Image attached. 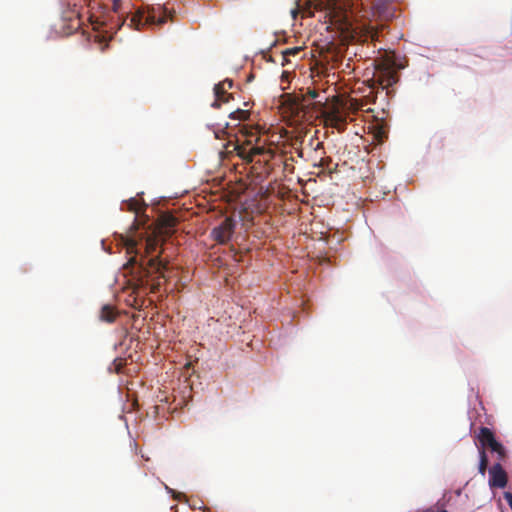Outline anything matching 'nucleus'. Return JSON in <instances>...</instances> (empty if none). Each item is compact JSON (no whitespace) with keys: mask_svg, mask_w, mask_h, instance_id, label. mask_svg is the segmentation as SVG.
<instances>
[{"mask_svg":"<svg viewBox=\"0 0 512 512\" xmlns=\"http://www.w3.org/2000/svg\"><path fill=\"white\" fill-rule=\"evenodd\" d=\"M125 21H126V18L123 19L120 23H118L115 27L110 26L109 30H115V32H116L118 29L121 28V26L125 23Z\"/></svg>","mask_w":512,"mask_h":512,"instance_id":"obj_30","label":"nucleus"},{"mask_svg":"<svg viewBox=\"0 0 512 512\" xmlns=\"http://www.w3.org/2000/svg\"><path fill=\"white\" fill-rule=\"evenodd\" d=\"M419 512H447V510L445 509V503L442 502L441 500H439L436 503V505L426 508V509H423Z\"/></svg>","mask_w":512,"mask_h":512,"instance_id":"obj_20","label":"nucleus"},{"mask_svg":"<svg viewBox=\"0 0 512 512\" xmlns=\"http://www.w3.org/2000/svg\"><path fill=\"white\" fill-rule=\"evenodd\" d=\"M377 71V81L383 88L391 86L393 83L396 82L395 72L385 64L378 66Z\"/></svg>","mask_w":512,"mask_h":512,"instance_id":"obj_9","label":"nucleus"},{"mask_svg":"<svg viewBox=\"0 0 512 512\" xmlns=\"http://www.w3.org/2000/svg\"><path fill=\"white\" fill-rule=\"evenodd\" d=\"M495 453H497L499 461H504L505 460V458H506V450H505V448L503 446H502V450H496Z\"/></svg>","mask_w":512,"mask_h":512,"instance_id":"obj_26","label":"nucleus"},{"mask_svg":"<svg viewBox=\"0 0 512 512\" xmlns=\"http://www.w3.org/2000/svg\"><path fill=\"white\" fill-rule=\"evenodd\" d=\"M235 226V221L231 217H226L218 226L212 229V238L220 244H226L231 239Z\"/></svg>","mask_w":512,"mask_h":512,"instance_id":"obj_6","label":"nucleus"},{"mask_svg":"<svg viewBox=\"0 0 512 512\" xmlns=\"http://www.w3.org/2000/svg\"><path fill=\"white\" fill-rule=\"evenodd\" d=\"M477 439L479 440L483 449L484 447H488L494 440H496L494 433L488 427H480Z\"/></svg>","mask_w":512,"mask_h":512,"instance_id":"obj_13","label":"nucleus"},{"mask_svg":"<svg viewBox=\"0 0 512 512\" xmlns=\"http://www.w3.org/2000/svg\"><path fill=\"white\" fill-rule=\"evenodd\" d=\"M230 117L237 120H246L249 117V112L247 110L237 109L230 114Z\"/></svg>","mask_w":512,"mask_h":512,"instance_id":"obj_21","label":"nucleus"},{"mask_svg":"<svg viewBox=\"0 0 512 512\" xmlns=\"http://www.w3.org/2000/svg\"><path fill=\"white\" fill-rule=\"evenodd\" d=\"M176 219L171 215H165L162 217L161 225L167 230L173 228L176 225Z\"/></svg>","mask_w":512,"mask_h":512,"instance_id":"obj_19","label":"nucleus"},{"mask_svg":"<svg viewBox=\"0 0 512 512\" xmlns=\"http://www.w3.org/2000/svg\"><path fill=\"white\" fill-rule=\"evenodd\" d=\"M373 16H377L381 19L388 20L392 17V13L388 12L387 9L382 5H374Z\"/></svg>","mask_w":512,"mask_h":512,"instance_id":"obj_16","label":"nucleus"},{"mask_svg":"<svg viewBox=\"0 0 512 512\" xmlns=\"http://www.w3.org/2000/svg\"><path fill=\"white\" fill-rule=\"evenodd\" d=\"M112 1H113V7H112L113 11L115 13H118L119 9H120V2H121V0H112Z\"/></svg>","mask_w":512,"mask_h":512,"instance_id":"obj_29","label":"nucleus"},{"mask_svg":"<svg viewBox=\"0 0 512 512\" xmlns=\"http://www.w3.org/2000/svg\"><path fill=\"white\" fill-rule=\"evenodd\" d=\"M479 456H480V461H479L478 470H479V473L484 476L486 473V470H487V466H488V458H487L486 452L483 448L479 449Z\"/></svg>","mask_w":512,"mask_h":512,"instance_id":"obj_17","label":"nucleus"},{"mask_svg":"<svg viewBox=\"0 0 512 512\" xmlns=\"http://www.w3.org/2000/svg\"><path fill=\"white\" fill-rule=\"evenodd\" d=\"M118 313L111 305H104L100 311V319L102 321L112 323L116 320Z\"/></svg>","mask_w":512,"mask_h":512,"instance_id":"obj_14","label":"nucleus"},{"mask_svg":"<svg viewBox=\"0 0 512 512\" xmlns=\"http://www.w3.org/2000/svg\"><path fill=\"white\" fill-rule=\"evenodd\" d=\"M503 497L507 501V503L509 504L510 508L512 509V493L506 491V492H504Z\"/></svg>","mask_w":512,"mask_h":512,"instance_id":"obj_28","label":"nucleus"},{"mask_svg":"<svg viewBox=\"0 0 512 512\" xmlns=\"http://www.w3.org/2000/svg\"><path fill=\"white\" fill-rule=\"evenodd\" d=\"M503 497L507 501V503L509 504L510 508L512 509V493L506 491V492H504Z\"/></svg>","mask_w":512,"mask_h":512,"instance_id":"obj_27","label":"nucleus"},{"mask_svg":"<svg viewBox=\"0 0 512 512\" xmlns=\"http://www.w3.org/2000/svg\"><path fill=\"white\" fill-rule=\"evenodd\" d=\"M286 103L288 104L289 110L292 114L299 115L300 112L304 110L305 97L297 96V95H286Z\"/></svg>","mask_w":512,"mask_h":512,"instance_id":"obj_11","label":"nucleus"},{"mask_svg":"<svg viewBox=\"0 0 512 512\" xmlns=\"http://www.w3.org/2000/svg\"><path fill=\"white\" fill-rule=\"evenodd\" d=\"M374 136L378 143H382L387 138V132L383 127L379 126L376 128Z\"/></svg>","mask_w":512,"mask_h":512,"instance_id":"obj_22","label":"nucleus"},{"mask_svg":"<svg viewBox=\"0 0 512 512\" xmlns=\"http://www.w3.org/2000/svg\"><path fill=\"white\" fill-rule=\"evenodd\" d=\"M85 16L91 19L87 0H69L67 2V9L63 11V20L68 22L70 30H78Z\"/></svg>","mask_w":512,"mask_h":512,"instance_id":"obj_5","label":"nucleus"},{"mask_svg":"<svg viewBox=\"0 0 512 512\" xmlns=\"http://www.w3.org/2000/svg\"><path fill=\"white\" fill-rule=\"evenodd\" d=\"M326 163H327V160H326V159H321V160H320V163H319V166H320V167H325Z\"/></svg>","mask_w":512,"mask_h":512,"instance_id":"obj_32","label":"nucleus"},{"mask_svg":"<svg viewBox=\"0 0 512 512\" xmlns=\"http://www.w3.org/2000/svg\"><path fill=\"white\" fill-rule=\"evenodd\" d=\"M233 87V81L231 79H225L222 82H219L214 86V90L219 91L222 88H227V90L231 89Z\"/></svg>","mask_w":512,"mask_h":512,"instance_id":"obj_23","label":"nucleus"},{"mask_svg":"<svg viewBox=\"0 0 512 512\" xmlns=\"http://www.w3.org/2000/svg\"><path fill=\"white\" fill-rule=\"evenodd\" d=\"M292 14H293V18H296V16H297V11H296V10H293V11H292Z\"/></svg>","mask_w":512,"mask_h":512,"instance_id":"obj_33","label":"nucleus"},{"mask_svg":"<svg viewBox=\"0 0 512 512\" xmlns=\"http://www.w3.org/2000/svg\"><path fill=\"white\" fill-rule=\"evenodd\" d=\"M168 18H172L171 12L168 11L165 6L157 4L155 6L149 7L146 13L142 10H138L130 18L128 26L135 30H140L141 26L145 24L162 25L166 23Z\"/></svg>","mask_w":512,"mask_h":512,"instance_id":"obj_4","label":"nucleus"},{"mask_svg":"<svg viewBox=\"0 0 512 512\" xmlns=\"http://www.w3.org/2000/svg\"><path fill=\"white\" fill-rule=\"evenodd\" d=\"M323 117L326 126L335 128L339 132H343L346 129L347 118L335 105H332L327 111H325L323 113Z\"/></svg>","mask_w":512,"mask_h":512,"instance_id":"obj_7","label":"nucleus"},{"mask_svg":"<svg viewBox=\"0 0 512 512\" xmlns=\"http://www.w3.org/2000/svg\"><path fill=\"white\" fill-rule=\"evenodd\" d=\"M260 142L261 138L251 132L243 143L237 141L233 145V151L246 163L253 162L256 156L261 157L264 162H268L274 157V151Z\"/></svg>","mask_w":512,"mask_h":512,"instance_id":"obj_3","label":"nucleus"},{"mask_svg":"<svg viewBox=\"0 0 512 512\" xmlns=\"http://www.w3.org/2000/svg\"><path fill=\"white\" fill-rule=\"evenodd\" d=\"M215 100L212 103V107L215 109L220 108L222 103H228L231 99H233V94L228 93L227 88H222L219 91L214 90Z\"/></svg>","mask_w":512,"mask_h":512,"instance_id":"obj_12","label":"nucleus"},{"mask_svg":"<svg viewBox=\"0 0 512 512\" xmlns=\"http://www.w3.org/2000/svg\"><path fill=\"white\" fill-rule=\"evenodd\" d=\"M346 109L351 113H356L359 110H363L364 103L362 100L351 98L346 104Z\"/></svg>","mask_w":512,"mask_h":512,"instance_id":"obj_15","label":"nucleus"},{"mask_svg":"<svg viewBox=\"0 0 512 512\" xmlns=\"http://www.w3.org/2000/svg\"><path fill=\"white\" fill-rule=\"evenodd\" d=\"M97 25L98 26L94 27V29L96 30L94 39L95 42L100 44L101 50H104L106 47H108V42L112 39V33H110V31L108 30H99L100 27L107 26V24L104 21H102L101 23L97 22Z\"/></svg>","mask_w":512,"mask_h":512,"instance_id":"obj_10","label":"nucleus"},{"mask_svg":"<svg viewBox=\"0 0 512 512\" xmlns=\"http://www.w3.org/2000/svg\"><path fill=\"white\" fill-rule=\"evenodd\" d=\"M489 485L491 488H504L507 485V473L500 462L494 464L489 470Z\"/></svg>","mask_w":512,"mask_h":512,"instance_id":"obj_8","label":"nucleus"},{"mask_svg":"<svg viewBox=\"0 0 512 512\" xmlns=\"http://www.w3.org/2000/svg\"><path fill=\"white\" fill-rule=\"evenodd\" d=\"M120 240L127 253L132 255L124 265V270L132 277L133 292L136 293L140 289L148 287L152 293L158 291L161 286V280L166 278L165 272L168 269V263L160 258L161 252L157 256L146 260L147 256L156 252L158 240L148 238L145 241V255H142L139 261L137 260L138 242L130 236L123 235L120 236Z\"/></svg>","mask_w":512,"mask_h":512,"instance_id":"obj_1","label":"nucleus"},{"mask_svg":"<svg viewBox=\"0 0 512 512\" xmlns=\"http://www.w3.org/2000/svg\"><path fill=\"white\" fill-rule=\"evenodd\" d=\"M301 51H302V48H301V47H292V48H287V49H285V50L282 52V58H283L282 65L284 66V65L288 62V57H290V56H296V55H298Z\"/></svg>","mask_w":512,"mask_h":512,"instance_id":"obj_18","label":"nucleus"},{"mask_svg":"<svg viewBox=\"0 0 512 512\" xmlns=\"http://www.w3.org/2000/svg\"><path fill=\"white\" fill-rule=\"evenodd\" d=\"M307 94L311 99H315L318 97V92L315 90H309Z\"/></svg>","mask_w":512,"mask_h":512,"instance_id":"obj_31","label":"nucleus"},{"mask_svg":"<svg viewBox=\"0 0 512 512\" xmlns=\"http://www.w3.org/2000/svg\"><path fill=\"white\" fill-rule=\"evenodd\" d=\"M305 10L309 15H313L314 10H331L335 6V18L344 20V33L347 39L355 42H367L369 40L374 41L378 38V29L371 26L370 24H357L353 25L347 20L346 15H338L337 10L340 9L338 4L333 0H305Z\"/></svg>","mask_w":512,"mask_h":512,"instance_id":"obj_2","label":"nucleus"},{"mask_svg":"<svg viewBox=\"0 0 512 512\" xmlns=\"http://www.w3.org/2000/svg\"><path fill=\"white\" fill-rule=\"evenodd\" d=\"M492 452H495L496 450H502V444L499 443L497 440H494L489 446H488Z\"/></svg>","mask_w":512,"mask_h":512,"instance_id":"obj_25","label":"nucleus"},{"mask_svg":"<svg viewBox=\"0 0 512 512\" xmlns=\"http://www.w3.org/2000/svg\"><path fill=\"white\" fill-rule=\"evenodd\" d=\"M128 206L130 211H134L136 213L139 212V203L137 200L131 199L130 202L128 203Z\"/></svg>","mask_w":512,"mask_h":512,"instance_id":"obj_24","label":"nucleus"}]
</instances>
